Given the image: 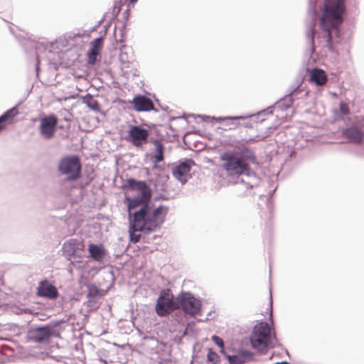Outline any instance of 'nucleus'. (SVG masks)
I'll return each mask as SVG.
<instances>
[{
	"label": "nucleus",
	"mask_w": 364,
	"mask_h": 364,
	"mask_svg": "<svg viewBox=\"0 0 364 364\" xmlns=\"http://www.w3.org/2000/svg\"><path fill=\"white\" fill-rule=\"evenodd\" d=\"M37 292L38 296L49 299H55L58 296L57 288L47 280L39 283Z\"/></svg>",
	"instance_id": "obj_13"
},
{
	"label": "nucleus",
	"mask_w": 364,
	"mask_h": 364,
	"mask_svg": "<svg viewBox=\"0 0 364 364\" xmlns=\"http://www.w3.org/2000/svg\"><path fill=\"white\" fill-rule=\"evenodd\" d=\"M84 102L90 109L95 111L99 110V104L92 96L86 97Z\"/></svg>",
	"instance_id": "obj_27"
},
{
	"label": "nucleus",
	"mask_w": 364,
	"mask_h": 364,
	"mask_svg": "<svg viewBox=\"0 0 364 364\" xmlns=\"http://www.w3.org/2000/svg\"><path fill=\"white\" fill-rule=\"evenodd\" d=\"M343 134L344 137L348 139L350 141L356 144L361 143L364 139V132L355 126L345 129L343 132Z\"/></svg>",
	"instance_id": "obj_15"
},
{
	"label": "nucleus",
	"mask_w": 364,
	"mask_h": 364,
	"mask_svg": "<svg viewBox=\"0 0 364 364\" xmlns=\"http://www.w3.org/2000/svg\"><path fill=\"white\" fill-rule=\"evenodd\" d=\"M58 119L54 114L45 115L39 119L38 130L40 135L49 140L54 137Z\"/></svg>",
	"instance_id": "obj_8"
},
{
	"label": "nucleus",
	"mask_w": 364,
	"mask_h": 364,
	"mask_svg": "<svg viewBox=\"0 0 364 364\" xmlns=\"http://www.w3.org/2000/svg\"><path fill=\"white\" fill-rule=\"evenodd\" d=\"M311 80L318 85H323L327 81V77L325 72L321 69H314L311 71Z\"/></svg>",
	"instance_id": "obj_19"
},
{
	"label": "nucleus",
	"mask_w": 364,
	"mask_h": 364,
	"mask_svg": "<svg viewBox=\"0 0 364 364\" xmlns=\"http://www.w3.org/2000/svg\"><path fill=\"white\" fill-rule=\"evenodd\" d=\"M124 187L129 190H136L139 191L140 196L144 198H150V193L146 182L142 181H136L134 178H129L126 181Z\"/></svg>",
	"instance_id": "obj_14"
},
{
	"label": "nucleus",
	"mask_w": 364,
	"mask_h": 364,
	"mask_svg": "<svg viewBox=\"0 0 364 364\" xmlns=\"http://www.w3.org/2000/svg\"><path fill=\"white\" fill-rule=\"evenodd\" d=\"M253 354L248 351H242L235 355L228 356L230 364H243L252 359Z\"/></svg>",
	"instance_id": "obj_17"
},
{
	"label": "nucleus",
	"mask_w": 364,
	"mask_h": 364,
	"mask_svg": "<svg viewBox=\"0 0 364 364\" xmlns=\"http://www.w3.org/2000/svg\"><path fill=\"white\" fill-rule=\"evenodd\" d=\"M276 364H289V363L287 361H284V362L277 363Z\"/></svg>",
	"instance_id": "obj_32"
},
{
	"label": "nucleus",
	"mask_w": 364,
	"mask_h": 364,
	"mask_svg": "<svg viewBox=\"0 0 364 364\" xmlns=\"http://www.w3.org/2000/svg\"><path fill=\"white\" fill-rule=\"evenodd\" d=\"M18 114V110L16 108H12L6 112L0 117V131L5 127L4 122L10 119H12Z\"/></svg>",
	"instance_id": "obj_22"
},
{
	"label": "nucleus",
	"mask_w": 364,
	"mask_h": 364,
	"mask_svg": "<svg viewBox=\"0 0 364 364\" xmlns=\"http://www.w3.org/2000/svg\"><path fill=\"white\" fill-rule=\"evenodd\" d=\"M176 309H178V296L174 299L170 290H162L156 305L157 314L160 316H165Z\"/></svg>",
	"instance_id": "obj_5"
},
{
	"label": "nucleus",
	"mask_w": 364,
	"mask_h": 364,
	"mask_svg": "<svg viewBox=\"0 0 364 364\" xmlns=\"http://www.w3.org/2000/svg\"><path fill=\"white\" fill-rule=\"evenodd\" d=\"M167 213L168 207L152 208L146 203L133 215L134 230L155 231L161 226Z\"/></svg>",
	"instance_id": "obj_3"
},
{
	"label": "nucleus",
	"mask_w": 364,
	"mask_h": 364,
	"mask_svg": "<svg viewBox=\"0 0 364 364\" xmlns=\"http://www.w3.org/2000/svg\"><path fill=\"white\" fill-rule=\"evenodd\" d=\"M58 170L61 173L66 175L68 180L77 179L81 173V164L79 158L76 156L64 157L59 162Z\"/></svg>",
	"instance_id": "obj_6"
},
{
	"label": "nucleus",
	"mask_w": 364,
	"mask_h": 364,
	"mask_svg": "<svg viewBox=\"0 0 364 364\" xmlns=\"http://www.w3.org/2000/svg\"><path fill=\"white\" fill-rule=\"evenodd\" d=\"M201 307L200 301L187 292L178 295V309H181L184 313L191 316L199 314Z\"/></svg>",
	"instance_id": "obj_7"
},
{
	"label": "nucleus",
	"mask_w": 364,
	"mask_h": 364,
	"mask_svg": "<svg viewBox=\"0 0 364 364\" xmlns=\"http://www.w3.org/2000/svg\"><path fill=\"white\" fill-rule=\"evenodd\" d=\"M102 38H97L91 43L92 48L87 53L89 64L94 65L96 63L97 56L100 54L102 47Z\"/></svg>",
	"instance_id": "obj_16"
},
{
	"label": "nucleus",
	"mask_w": 364,
	"mask_h": 364,
	"mask_svg": "<svg viewBox=\"0 0 364 364\" xmlns=\"http://www.w3.org/2000/svg\"><path fill=\"white\" fill-rule=\"evenodd\" d=\"M51 335L50 327H41L30 331L28 339L37 343H43L49 341Z\"/></svg>",
	"instance_id": "obj_11"
},
{
	"label": "nucleus",
	"mask_w": 364,
	"mask_h": 364,
	"mask_svg": "<svg viewBox=\"0 0 364 364\" xmlns=\"http://www.w3.org/2000/svg\"><path fill=\"white\" fill-rule=\"evenodd\" d=\"M149 132L140 126L131 125L129 127L127 140L135 146H141L148 141Z\"/></svg>",
	"instance_id": "obj_9"
},
{
	"label": "nucleus",
	"mask_w": 364,
	"mask_h": 364,
	"mask_svg": "<svg viewBox=\"0 0 364 364\" xmlns=\"http://www.w3.org/2000/svg\"><path fill=\"white\" fill-rule=\"evenodd\" d=\"M222 161L221 168L230 179H238L241 176H251L250 164H255L257 157L252 150L244 148L240 152L225 151L220 156Z\"/></svg>",
	"instance_id": "obj_1"
},
{
	"label": "nucleus",
	"mask_w": 364,
	"mask_h": 364,
	"mask_svg": "<svg viewBox=\"0 0 364 364\" xmlns=\"http://www.w3.org/2000/svg\"><path fill=\"white\" fill-rule=\"evenodd\" d=\"M154 144L156 152L154 156V164H157L164 160V146L159 140H156Z\"/></svg>",
	"instance_id": "obj_20"
},
{
	"label": "nucleus",
	"mask_w": 364,
	"mask_h": 364,
	"mask_svg": "<svg viewBox=\"0 0 364 364\" xmlns=\"http://www.w3.org/2000/svg\"><path fill=\"white\" fill-rule=\"evenodd\" d=\"M211 339L216 345H218L221 348L220 352L223 353L224 343H223V339L217 336H213Z\"/></svg>",
	"instance_id": "obj_29"
},
{
	"label": "nucleus",
	"mask_w": 364,
	"mask_h": 364,
	"mask_svg": "<svg viewBox=\"0 0 364 364\" xmlns=\"http://www.w3.org/2000/svg\"><path fill=\"white\" fill-rule=\"evenodd\" d=\"M88 250L90 257L96 261H101L105 255V250L102 245L90 244Z\"/></svg>",
	"instance_id": "obj_18"
},
{
	"label": "nucleus",
	"mask_w": 364,
	"mask_h": 364,
	"mask_svg": "<svg viewBox=\"0 0 364 364\" xmlns=\"http://www.w3.org/2000/svg\"><path fill=\"white\" fill-rule=\"evenodd\" d=\"M132 4H135L138 0H129Z\"/></svg>",
	"instance_id": "obj_33"
},
{
	"label": "nucleus",
	"mask_w": 364,
	"mask_h": 364,
	"mask_svg": "<svg viewBox=\"0 0 364 364\" xmlns=\"http://www.w3.org/2000/svg\"><path fill=\"white\" fill-rule=\"evenodd\" d=\"M346 0H325L320 19L321 29L326 33L327 46L332 48L333 32L338 33L343 21Z\"/></svg>",
	"instance_id": "obj_2"
},
{
	"label": "nucleus",
	"mask_w": 364,
	"mask_h": 364,
	"mask_svg": "<svg viewBox=\"0 0 364 364\" xmlns=\"http://www.w3.org/2000/svg\"><path fill=\"white\" fill-rule=\"evenodd\" d=\"M243 119V118L240 117H226V118H224L223 120H232V119Z\"/></svg>",
	"instance_id": "obj_31"
},
{
	"label": "nucleus",
	"mask_w": 364,
	"mask_h": 364,
	"mask_svg": "<svg viewBox=\"0 0 364 364\" xmlns=\"http://www.w3.org/2000/svg\"><path fill=\"white\" fill-rule=\"evenodd\" d=\"M254 124H257V123L256 122L252 123L250 119H243L242 122H231L230 124H228V125H229V127H228L229 129H237V128H239V129L253 128Z\"/></svg>",
	"instance_id": "obj_23"
},
{
	"label": "nucleus",
	"mask_w": 364,
	"mask_h": 364,
	"mask_svg": "<svg viewBox=\"0 0 364 364\" xmlns=\"http://www.w3.org/2000/svg\"><path fill=\"white\" fill-rule=\"evenodd\" d=\"M196 164L193 160L186 159L173 169V175L177 180L184 184L191 177V169Z\"/></svg>",
	"instance_id": "obj_10"
},
{
	"label": "nucleus",
	"mask_w": 364,
	"mask_h": 364,
	"mask_svg": "<svg viewBox=\"0 0 364 364\" xmlns=\"http://www.w3.org/2000/svg\"><path fill=\"white\" fill-rule=\"evenodd\" d=\"M87 297L94 298L98 296H102L103 294L101 293L100 290L98 287L94 284L88 285L87 287Z\"/></svg>",
	"instance_id": "obj_26"
},
{
	"label": "nucleus",
	"mask_w": 364,
	"mask_h": 364,
	"mask_svg": "<svg viewBox=\"0 0 364 364\" xmlns=\"http://www.w3.org/2000/svg\"><path fill=\"white\" fill-rule=\"evenodd\" d=\"M83 246L84 245L82 242H79L77 240L73 239L66 242L63 245V248L70 254H75V248H78L79 247H80V248H82Z\"/></svg>",
	"instance_id": "obj_21"
},
{
	"label": "nucleus",
	"mask_w": 364,
	"mask_h": 364,
	"mask_svg": "<svg viewBox=\"0 0 364 364\" xmlns=\"http://www.w3.org/2000/svg\"><path fill=\"white\" fill-rule=\"evenodd\" d=\"M340 110L342 114H348L349 113L348 105L345 102H341L340 103Z\"/></svg>",
	"instance_id": "obj_30"
},
{
	"label": "nucleus",
	"mask_w": 364,
	"mask_h": 364,
	"mask_svg": "<svg viewBox=\"0 0 364 364\" xmlns=\"http://www.w3.org/2000/svg\"><path fill=\"white\" fill-rule=\"evenodd\" d=\"M276 336L272 331L269 325L261 322L255 326L250 336V343L253 348L265 353L269 348L274 346Z\"/></svg>",
	"instance_id": "obj_4"
},
{
	"label": "nucleus",
	"mask_w": 364,
	"mask_h": 364,
	"mask_svg": "<svg viewBox=\"0 0 364 364\" xmlns=\"http://www.w3.org/2000/svg\"><path fill=\"white\" fill-rule=\"evenodd\" d=\"M134 108L137 112H148L154 109V105L151 99L144 95H136L132 102Z\"/></svg>",
	"instance_id": "obj_12"
},
{
	"label": "nucleus",
	"mask_w": 364,
	"mask_h": 364,
	"mask_svg": "<svg viewBox=\"0 0 364 364\" xmlns=\"http://www.w3.org/2000/svg\"><path fill=\"white\" fill-rule=\"evenodd\" d=\"M139 232H145V230H134V220L131 224V230H130V241L133 243H136L139 241L141 238V235Z\"/></svg>",
	"instance_id": "obj_25"
},
{
	"label": "nucleus",
	"mask_w": 364,
	"mask_h": 364,
	"mask_svg": "<svg viewBox=\"0 0 364 364\" xmlns=\"http://www.w3.org/2000/svg\"><path fill=\"white\" fill-rule=\"evenodd\" d=\"M143 198H144V197L141 196L140 198H128L127 197L126 199L128 200V209L130 210L132 209H134L136 208H137L138 206L141 205V206L144 204L143 203ZM147 200L149 199V198H146Z\"/></svg>",
	"instance_id": "obj_24"
},
{
	"label": "nucleus",
	"mask_w": 364,
	"mask_h": 364,
	"mask_svg": "<svg viewBox=\"0 0 364 364\" xmlns=\"http://www.w3.org/2000/svg\"><path fill=\"white\" fill-rule=\"evenodd\" d=\"M207 359L208 362L212 363V364H218L220 363V357L219 355L211 349H209L208 353L207 355Z\"/></svg>",
	"instance_id": "obj_28"
}]
</instances>
